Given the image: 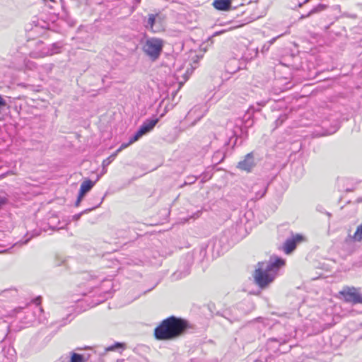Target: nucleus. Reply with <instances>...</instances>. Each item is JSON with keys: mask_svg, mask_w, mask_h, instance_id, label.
I'll return each instance as SVG.
<instances>
[{"mask_svg": "<svg viewBox=\"0 0 362 362\" xmlns=\"http://www.w3.org/2000/svg\"><path fill=\"white\" fill-rule=\"evenodd\" d=\"M47 49H49L47 46H45L42 41H38L36 48L30 52V57L33 59H40L50 56L49 54H46Z\"/></svg>", "mask_w": 362, "mask_h": 362, "instance_id": "nucleus-10", "label": "nucleus"}, {"mask_svg": "<svg viewBox=\"0 0 362 362\" xmlns=\"http://www.w3.org/2000/svg\"><path fill=\"white\" fill-rule=\"evenodd\" d=\"M163 42L159 38L147 39L144 45V52L153 60L157 59L163 49Z\"/></svg>", "mask_w": 362, "mask_h": 362, "instance_id": "nucleus-4", "label": "nucleus"}, {"mask_svg": "<svg viewBox=\"0 0 362 362\" xmlns=\"http://www.w3.org/2000/svg\"><path fill=\"white\" fill-rule=\"evenodd\" d=\"M23 64L25 68L28 70H34L36 69V64L27 58L23 60Z\"/></svg>", "mask_w": 362, "mask_h": 362, "instance_id": "nucleus-18", "label": "nucleus"}, {"mask_svg": "<svg viewBox=\"0 0 362 362\" xmlns=\"http://www.w3.org/2000/svg\"><path fill=\"white\" fill-rule=\"evenodd\" d=\"M285 264V261L279 257L271 258L268 262H259L254 272L255 284L264 288L270 284L277 276L279 269Z\"/></svg>", "mask_w": 362, "mask_h": 362, "instance_id": "nucleus-1", "label": "nucleus"}, {"mask_svg": "<svg viewBox=\"0 0 362 362\" xmlns=\"http://www.w3.org/2000/svg\"><path fill=\"white\" fill-rule=\"evenodd\" d=\"M254 52H255V56H257V53H258V51L257 49H253Z\"/></svg>", "mask_w": 362, "mask_h": 362, "instance_id": "nucleus-39", "label": "nucleus"}, {"mask_svg": "<svg viewBox=\"0 0 362 362\" xmlns=\"http://www.w3.org/2000/svg\"><path fill=\"white\" fill-rule=\"evenodd\" d=\"M48 49L46 54H49L50 56L61 52L62 45L59 42L53 43L47 46Z\"/></svg>", "mask_w": 362, "mask_h": 362, "instance_id": "nucleus-16", "label": "nucleus"}, {"mask_svg": "<svg viewBox=\"0 0 362 362\" xmlns=\"http://www.w3.org/2000/svg\"><path fill=\"white\" fill-rule=\"evenodd\" d=\"M200 216V211H197L196 212L193 213L192 215H191L189 218H182V221L185 220L186 221H189L190 219H196Z\"/></svg>", "mask_w": 362, "mask_h": 362, "instance_id": "nucleus-25", "label": "nucleus"}, {"mask_svg": "<svg viewBox=\"0 0 362 362\" xmlns=\"http://www.w3.org/2000/svg\"><path fill=\"white\" fill-rule=\"evenodd\" d=\"M38 320H39L40 322H42V320H41L40 317H39Z\"/></svg>", "mask_w": 362, "mask_h": 362, "instance_id": "nucleus-44", "label": "nucleus"}, {"mask_svg": "<svg viewBox=\"0 0 362 362\" xmlns=\"http://www.w3.org/2000/svg\"><path fill=\"white\" fill-rule=\"evenodd\" d=\"M134 142H131V138L129 139V141L128 143H123L122 144V145L120 146V147L116 151L115 153H117V154L120 152L122 150L124 149L125 148L128 147L129 145H131L132 144H133Z\"/></svg>", "mask_w": 362, "mask_h": 362, "instance_id": "nucleus-26", "label": "nucleus"}, {"mask_svg": "<svg viewBox=\"0 0 362 362\" xmlns=\"http://www.w3.org/2000/svg\"><path fill=\"white\" fill-rule=\"evenodd\" d=\"M232 0H214L213 6L219 11H228L231 5Z\"/></svg>", "mask_w": 362, "mask_h": 362, "instance_id": "nucleus-14", "label": "nucleus"}, {"mask_svg": "<svg viewBox=\"0 0 362 362\" xmlns=\"http://www.w3.org/2000/svg\"><path fill=\"white\" fill-rule=\"evenodd\" d=\"M33 303L36 304L37 305H39L41 303V297L38 296L37 298H35L33 300Z\"/></svg>", "mask_w": 362, "mask_h": 362, "instance_id": "nucleus-31", "label": "nucleus"}, {"mask_svg": "<svg viewBox=\"0 0 362 362\" xmlns=\"http://www.w3.org/2000/svg\"><path fill=\"white\" fill-rule=\"evenodd\" d=\"M196 180H197V177L193 176V175L189 176L187 177L186 180L182 184V187L184 185H191V184L194 183Z\"/></svg>", "mask_w": 362, "mask_h": 362, "instance_id": "nucleus-24", "label": "nucleus"}, {"mask_svg": "<svg viewBox=\"0 0 362 362\" xmlns=\"http://www.w3.org/2000/svg\"><path fill=\"white\" fill-rule=\"evenodd\" d=\"M6 202V197L3 193H0V208L2 205H4Z\"/></svg>", "mask_w": 362, "mask_h": 362, "instance_id": "nucleus-28", "label": "nucleus"}, {"mask_svg": "<svg viewBox=\"0 0 362 362\" xmlns=\"http://www.w3.org/2000/svg\"><path fill=\"white\" fill-rule=\"evenodd\" d=\"M37 309H38V311L40 313H42L43 312V310L41 308H37Z\"/></svg>", "mask_w": 362, "mask_h": 362, "instance_id": "nucleus-40", "label": "nucleus"}, {"mask_svg": "<svg viewBox=\"0 0 362 362\" xmlns=\"http://www.w3.org/2000/svg\"><path fill=\"white\" fill-rule=\"evenodd\" d=\"M185 57H187L184 59L182 68L186 67L187 70L184 76H182V79H184L182 85L189 79V76L197 68L198 62L202 57V55H199L195 49H190L188 53L185 54Z\"/></svg>", "mask_w": 362, "mask_h": 362, "instance_id": "nucleus-3", "label": "nucleus"}, {"mask_svg": "<svg viewBox=\"0 0 362 362\" xmlns=\"http://www.w3.org/2000/svg\"><path fill=\"white\" fill-rule=\"evenodd\" d=\"M309 1H310V0H305V1L303 2V4H307V3H308Z\"/></svg>", "mask_w": 362, "mask_h": 362, "instance_id": "nucleus-42", "label": "nucleus"}, {"mask_svg": "<svg viewBox=\"0 0 362 362\" xmlns=\"http://www.w3.org/2000/svg\"><path fill=\"white\" fill-rule=\"evenodd\" d=\"M276 39V37H274V38H272V39L269 42V44H270V45L273 44V43L275 42Z\"/></svg>", "mask_w": 362, "mask_h": 362, "instance_id": "nucleus-36", "label": "nucleus"}, {"mask_svg": "<svg viewBox=\"0 0 362 362\" xmlns=\"http://www.w3.org/2000/svg\"><path fill=\"white\" fill-rule=\"evenodd\" d=\"M136 4H139L141 2V0H134Z\"/></svg>", "mask_w": 362, "mask_h": 362, "instance_id": "nucleus-41", "label": "nucleus"}, {"mask_svg": "<svg viewBox=\"0 0 362 362\" xmlns=\"http://www.w3.org/2000/svg\"><path fill=\"white\" fill-rule=\"evenodd\" d=\"M6 105L7 103L6 100L3 98L2 95H0V113L4 110Z\"/></svg>", "mask_w": 362, "mask_h": 362, "instance_id": "nucleus-27", "label": "nucleus"}, {"mask_svg": "<svg viewBox=\"0 0 362 362\" xmlns=\"http://www.w3.org/2000/svg\"><path fill=\"white\" fill-rule=\"evenodd\" d=\"M303 4H303V2H300V3H299V4H298V8H301V7L303 6Z\"/></svg>", "mask_w": 362, "mask_h": 362, "instance_id": "nucleus-38", "label": "nucleus"}, {"mask_svg": "<svg viewBox=\"0 0 362 362\" xmlns=\"http://www.w3.org/2000/svg\"><path fill=\"white\" fill-rule=\"evenodd\" d=\"M266 192H267V187H263L262 191H258L256 193L255 197L254 199L255 200H257V199L263 197L264 196V194H266Z\"/></svg>", "mask_w": 362, "mask_h": 362, "instance_id": "nucleus-22", "label": "nucleus"}, {"mask_svg": "<svg viewBox=\"0 0 362 362\" xmlns=\"http://www.w3.org/2000/svg\"><path fill=\"white\" fill-rule=\"evenodd\" d=\"M81 217V214H76L73 216V218L76 221L78 220Z\"/></svg>", "mask_w": 362, "mask_h": 362, "instance_id": "nucleus-33", "label": "nucleus"}, {"mask_svg": "<svg viewBox=\"0 0 362 362\" xmlns=\"http://www.w3.org/2000/svg\"><path fill=\"white\" fill-rule=\"evenodd\" d=\"M95 184V182L91 181L90 180H86L83 181L81 183L79 189V194H81V196H85V194L93 188Z\"/></svg>", "mask_w": 362, "mask_h": 362, "instance_id": "nucleus-15", "label": "nucleus"}, {"mask_svg": "<svg viewBox=\"0 0 362 362\" xmlns=\"http://www.w3.org/2000/svg\"><path fill=\"white\" fill-rule=\"evenodd\" d=\"M180 334L181 318L174 316L163 320L154 329V336L158 340H171Z\"/></svg>", "mask_w": 362, "mask_h": 362, "instance_id": "nucleus-2", "label": "nucleus"}, {"mask_svg": "<svg viewBox=\"0 0 362 362\" xmlns=\"http://www.w3.org/2000/svg\"><path fill=\"white\" fill-rule=\"evenodd\" d=\"M327 8V5L325 4H318L317 6L314 7L313 9L310 11V14H315L317 13H320L324 10H325Z\"/></svg>", "mask_w": 362, "mask_h": 362, "instance_id": "nucleus-19", "label": "nucleus"}, {"mask_svg": "<svg viewBox=\"0 0 362 362\" xmlns=\"http://www.w3.org/2000/svg\"><path fill=\"white\" fill-rule=\"evenodd\" d=\"M144 26L153 33L160 32L164 30L163 18L158 14H148L147 20H144Z\"/></svg>", "mask_w": 362, "mask_h": 362, "instance_id": "nucleus-5", "label": "nucleus"}, {"mask_svg": "<svg viewBox=\"0 0 362 362\" xmlns=\"http://www.w3.org/2000/svg\"><path fill=\"white\" fill-rule=\"evenodd\" d=\"M102 175H101V173H100V175H98L97 176L96 180H95V182H98V181L100 180V178L101 177V176H102Z\"/></svg>", "mask_w": 362, "mask_h": 362, "instance_id": "nucleus-37", "label": "nucleus"}, {"mask_svg": "<svg viewBox=\"0 0 362 362\" xmlns=\"http://www.w3.org/2000/svg\"><path fill=\"white\" fill-rule=\"evenodd\" d=\"M255 162L254 159L253 153H247L243 160H240L238 165L237 168L241 170H244L246 172H250L252 169L255 167Z\"/></svg>", "mask_w": 362, "mask_h": 362, "instance_id": "nucleus-8", "label": "nucleus"}, {"mask_svg": "<svg viewBox=\"0 0 362 362\" xmlns=\"http://www.w3.org/2000/svg\"><path fill=\"white\" fill-rule=\"evenodd\" d=\"M349 238L354 242H361L362 240V223L357 226L356 230L353 235Z\"/></svg>", "mask_w": 362, "mask_h": 362, "instance_id": "nucleus-17", "label": "nucleus"}, {"mask_svg": "<svg viewBox=\"0 0 362 362\" xmlns=\"http://www.w3.org/2000/svg\"><path fill=\"white\" fill-rule=\"evenodd\" d=\"M341 295L347 302L353 303H362V296L356 288H348L341 291Z\"/></svg>", "mask_w": 362, "mask_h": 362, "instance_id": "nucleus-7", "label": "nucleus"}, {"mask_svg": "<svg viewBox=\"0 0 362 362\" xmlns=\"http://www.w3.org/2000/svg\"><path fill=\"white\" fill-rule=\"evenodd\" d=\"M158 121V118L148 119L145 120L138 131L134 134L133 136L131 137V142L136 141L142 136L152 131Z\"/></svg>", "mask_w": 362, "mask_h": 362, "instance_id": "nucleus-6", "label": "nucleus"}, {"mask_svg": "<svg viewBox=\"0 0 362 362\" xmlns=\"http://www.w3.org/2000/svg\"><path fill=\"white\" fill-rule=\"evenodd\" d=\"M223 32H224L223 30V31H221V32H216V34H217V35H218V34H220V33H223Z\"/></svg>", "mask_w": 362, "mask_h": 362, "instance_id": "nucleus-43", "label": "nucleus"}, {"mask_svg": "<svg viewBox=\"0 0 362 362\" xmlns=\"http://www.w3.org/2000/svg\"><path fill=\"white\" fill-rule=\"evenodd\" d=\"M117 155V153H115L112 154L111 156H110L107 158L105 159L103 161L102 166L107 167L114 160V159L115 158Z\"/></svg>", "mask_w": 362, "mask_h": 362, "instance_id": "nucleus-21", "label": "nucleus"}, {"mask_svg": "<svg viewBox=\"0 0 362 362\" xmlns=\"http://www.w3.org/2000/svg\"><path fill=\"white\" fill-rule=\"evenodd\" d=\"M47 70L51 71L52 69L53 65L52 64H48V65H47Z\"/></svg>", "mask_w": 362, "mask_h": 362, "instance_id": "nucleus-35", "label": "nucleus"}, {"mask_svg": "<svg viewBox=\"0 0 362 362\" xmlns=\"http://www.w3.org/2000/svg\"><path fill=\"white\" fill-rule=\"evenodd\" d=\"M83 197L84 196H81V194L78 193V198H77L76 204H75L76 206H79V204H80L81 200L83 199Z\"/></svg>", "mask_w": 362, "mask_h": 362, "instance_id": "nucleus-30", "label": "nucleus"}, {"mask_svg": "<svg viewBox=\"0 0 362 362\" xmlns=\"http://www.w3.org/2000/svg\"><path fill=\"white\" fill-rule=\"evenodd\" d=\"M204 115V110H202V107L200 105H196L192 109H191L186 117V121L190 120L193 119L192 124H194L196 122L199 120Z\"/></svg>", "mask_w": 362, "mask_h": 362, "instance_id": "nucleus-13", "label": "nucleus"}, {"mask_svg": "<svg viewBox=\"0 0 362 362\" xmlns=\"http://www.w3.org/2000/svg\"><path fill=\"white\" fill-rule=\"evenodd\" d=\"M303 237L301 235L297 234L293 236L291 238H288L286 240L284 246V250L286 254H289L293 252L298 243L303 240Z\"/></svg>", "mask_w": 362, "mask_h": 362, "instance_id": "nucleus-11", "label": "nucleus"}, {"mask_svg": "<svg viewBox=\"0 0 362 362\" xmlns=\"http://www.w3.org/2000/svg\"><path fill=\"white\" fill-rule=\"evenodd\" d=\"M182 333L187 330L188 328L193 329V325H191L188 321L182 319Z\"/></svg>", "mask_w": 362, "mask_h": 362, "instance_id": "nucleus-23", "label": "nucleus"}, {"mask_svg": "<svg viewBox=\"0 0 362 362\" xmlns=\"http://www.w3.org/2000/svg\"><path fill=\"white\" fill-rule=\"evenodd\" d=\"M310 16H312V14H310V11L307 13V14H303L300 16L299 18V20H303L304 18H308L310 17Z\"/></svg>", "mask_w": 362, "mask_h": 362, "instance_id": "nucleus-32", "label": "nucleus"}, {"mask_svg": "<svg viewBox=\"0 0 362 362\" xmlns=\"http://www.w3.org/2000/svg\"><path fill=\"white\" fill-rule=\"evenodd\" d=\"M16 351L10 346H4L0 351V362H14Z\"/></svg>", "mask_w": 362, "mask_h": 362, "instance_id": "nucleus-9", "label": "nucleus"}, {"mask_svg": "<svg viewBox=\"0 0 362 362\" xmlns=\"http://www.w3.org/2000/svg\"><path fill=\"white\" fill-rule=\"evenodd\" d=\"M70 362H83V357L79 354L71 353Z\"/></svg>", "mask_w": 362, "mask_h": 362, "instance_id": "nucleus-20", "label": "nucleus"}, {"mask_svg": "<svg viewBox=\"0 0 362 362\" xmlns=\"http://www.w3.org/2000/svg\"><path fill=\"white\" fill-rule=\"evenodd\" d=\"M107 173V167H103V169H102V171H101V175H104Z\"/></svg>", "mask_w": 362, "mask_h": 362, "instance_id": "nucleus-34", "label": "nucleus"}, {"mask_svg": "<svg viewBox=\"0 0 362 362\" xmlns=\"http://www.w3.org/2000/svg\"><path fill=\"white\" fill-rule=\"evenodd\" d=\"M197 252H199V255L202 258H203L205 256L206 250L204 248H198V249H193L192 250L187 251L185 254V261L186 262V265L187 268H189L194 259V255Z\"/></svg>", "mask_w": 362, "mask_h": 362, "instance_id": "nucleus-12", "label": "nucleus"}, {"mask_svg": "<svg viewBox=\"0 0 362 362\" xmlns=\"http://www.w3.org/2000/svg\"><path fill=\"white\" fill-rule=\"evenodd\" d=\"M121 346H122V344L117 342L115 345L109 346L108 348H107V351H113V350L115 349V348L121 347Z\"/></svg>", "mask_w": 362, "mask_h": 362, "instance_id": "nucleus-29", "label": "nucleus"}]
</instances>
